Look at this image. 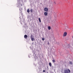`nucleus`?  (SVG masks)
I'll use <instances>...</instances> for the list:
<instances>
[{
	"instance_id": "f257e3e1",
	"label": "nucleus",
	"mask_w": 73,
	"mask_h": 73,
	"mask_svg": "<svg viewBox=\"0 0 73 73\" xmlns=\"http://www.w3.org/2000/svg\"><path fill=\"white\" fill-rule=\"evenodd\" d=\"M70 73V70L69 69H66L64 70L63 73Z\"/></svg>"
},
{
	"instance_id": "f03ea898",
	"label": "nucleus",
	"mask_w": 73,
	"mask_h": 73,
	"mask_svg": "<svg viewBox=\"0 0 73 73\" xmlns=\"http://www.w3.org/2000/svg\"><path fill=\"white\" fill-rule=\"evenodd\" d=\"M66 35H67V33L66 32H65L63 35V37L66 36Z\"/></svg>"
},
{
	"instance_id": "7ed1b4c3",
	"label": "nucleus",
	"mask_w": 73,
	"mask_h": 73,
	"mask_svg": "<svg viewBox=\"0 0 73 73\" xmlns=\"http://www.w3.org/2000/svg\"><path fill=\"white\" fill-rule=\"evenodd\" d=\"M44 10L46 12H48V9L47 8H45L44 9Z\"/></svg>"
},
{
	"instance_id": "20e7f679",
	"label": "nucleus",
	"mask_w": 73,
	"mask_h": 73,
	"mask_svg": "<svg viewBox=\"0 0 73 73\" xmlns=\"http://www.w3.org/2000/svg\"><path fill=\"white\" fill-rule=\"evenodd\" d=\"M44 14L45 15V16H47L48 15V13L46 12H45L44 13Z\"/></svg>"
},
{
	"instance_id": "39448f33",
	"label": "nucleus",
	"mask_w": 73,
	"mask_h": 73,
	"mask_svg": "<svg viewBox=\"0 0 73 73\" xmlns=\"http://www.w3.org/2000/svg\"><path fill=\"white\" fill-rule=\"evenodd\" d=\"M24 37L25 38H27L28 37V36H27V35H25L24 36Z\"/></svg>"
},
{
	"instance_id": "423d86ee",
	"label": "nucleus",
	"mask_w": 73,
	"mask_h": 73,
	"mask_svg": "<svg viewBox=\"0 0 73 73\" xmlns=\"http://www.w3.org/2000/svg\"><path fill=\"white\" fill-rule=\"evenodd\" d=\"M69 63L70 65H72L73 64V62L71 61H70L69 62Z\"/></svg>"
},
{
	"instance_id": "0eeeda50",
	"label": "nucleus",
	"mask_w": 73,
	"mask_h": 73,
	"mask_svg": "<svg viewBox=\"0 0 73 73\" xmlns=\"http://www.w3.org/2000/svg\"><path fill=\"white\" fill-rule=\"evenodd\" d=\"M31 41H35V38H31Z\"/></svg>"
},
{
	"instance_id": "6e6552de",
	"label": "nucleus",
	"mask_w": 73,
	"mask_h": 73,
	"mask_svg": "<svg viewBox=\"0 0 73 73\" xmlns=\"http://www.w3.org/2000/svg\"><path fill=\"white\" fill-rule=\"evenodd\" d=\"M49 64L50 67H52V63H51L50 62Z\"/></svg>"
},
{
	"instance_id": "1a4fd4ad",
	"label": "nucleus",
	"mask_w": 73,
	"mask_h": 73,
	"mask_svg": "<svg viewBox=\"0 0 73 73\" xmlns=\"http://www.w3.org/2000/svg\"><path fill=\"white\" fill-rule=\"evenodd\" d=\"M48 30H50V29H51V28H50V26H48Z\"/></svg>"
},
{
	"instance_id": "9d476101",
	"label": "nucleus",
	"mask_w": 73,
	"mask_h": 73,
	"mask_svg": "<svg viewBox=\"0 0 73 73\" xmlns=\"http://www.w3.org/2000/svg\"><path fill=\"white\" fill-rule=\"evenodd\" d=\"M38 20L40 23H41V19H40V18H38Z\"/></svg>"
},
{
	"instance_id": "9b49d317",
	"label": "nucleus",
	"mask_w": 73,
	"mask_h": 73,
	"mask_svg": "<svg viewBox=\"0 0 73 73\" xmlns=\"http://www.w3.org/2000/svg\"><path fill=\"white\" fill-rule=\"evenodd\" d=\"M27 12L28 13H29V12H30V11L29 10V9H27Z\"/></svg>"
},
{
	"instance_id": "f8f14e48",
	"label": "nucleus",
	"mask_w": 73,
	"mask_h": 73,
	"mask_svg": "<svg viewBox=\"0 0 73 73\" xmlns=\"http://www.w3.org/2000/svg\"><path fill=\"white\" fill-rule=\"evenodd\" d=\"M31 38H33V35H31Z\"/></svg>"
},
{
	"instance_id": "ddd939ff",
	"label": "nucleus",
	"mask_w": 73,
	"mask_h": 73,
	"mask_svg": "<svg viewBox=\"0 0 73 73\" xmlns=\"http://www.w3.org/2000/svg\"><path fill=\"white\" fill-rule=\"evenodd\" d=\"M33 11V10H32V9H31L30 10V11L31 12H32Z\"/></svg>"
},
{
	"instance_id": "4468645a",
	"label": "nucleus",
	"mask_w": 73,
	"mask_h": 73,
	"mask_svg": "<svg viewBox=\"0 0 73 73\" xmlns=\"http://www.w3.org/2000/svg\"><path fill=\"white\" fill-rule=\"evenodd\" d=\"M42 41H44V40H45V39H44V38H42Z\"/></svg>"
},
{
	"instance_id": "2eb2a0df",
	"label": "nucleus",
	"mask_w": 73,
	"mask_h": 73,
	"mask_svg": "<svg viewBox=\"0 0 73 73\" xmlns=\"http://www.w3.org/2000/svg\"><path fill=\"white\" fill-rule=\"evenodd\" d=\"M52 62H55V60H52Z\"/></svg>"
},
{
	"instance_id": "dca6fc26",
	"label": "nucleus",
	"mask_w": 73,
	"mask_h": 73,
	"mask_svg": "<svg viewBox=\"0 0 73 73\" xmlns=\"http://www.w3.org/2000/svg\"><path fill=\"white\" fill-rule=\"evenodd\" d=\"M48 45H49V41L48 42Z\"/></svg>"
},
{
	"instance_id": "f3484780",
	"label": "nucleus",
	"mask_w": 73,
	"mask_h": 73,
	"mask_svg": "<svg viewBox=\"0 0 73 73\" xmlns=\"http://www.w3.org/2000/svg\"><path fill=\"white\" fill-rule=\"evenodd\" d=\"M66 29H68V27H66Z\"/></svg>"
},
{
	"instance_id": "a211bd4d",
	"label": "nucleus",
	"mask_w": 73,
	"mask_h": 73,
	"mask_svg": "<svg viewBox=\"0 0 73 73\" xmlns=\"http://www.w3.org/2000/svg\"><path fill=\"white\" fill-rule=\"evenodd\" d=\"M52 33V34H53V32L52 31V32H51V34Z\"/></svg>"
},
{
	"instance_id": "6ab92c4d",
	"label": "nucleus",
	"mask_w": 73,
	"mask_h": 73,
	"mask_svg": "<svg viewBox=\"0 0 73 73\" xmlns=\"http://www.w3.org/2000/svg\"><path fill=\"white\" fill-rule=\"evenodd\" d=\"M43 72H45V70H43Z\"/></svg>"
},
{
	"instance_id": "aec40b11",
	"label": "nucleus",
	"mask_w": 73,
	"mask_h": 73,
	"mask_svg": "<svg viewBox=\"0 0 73 73\" xmlns=\"http://www.w3.org/2000/svg\"><path fill=\"white\" fill-rule=\"evenodd\" d=\"M55 4H56V3H55Z\"/></svg>"
},
{
	"instance_id": "412c9836",
	"label": "nucleus",
	"mask_w": 73,
	"mask_h": 73,
	"mask_svg": "<svg viewBox=\"0 0 73 73\" xmlns=\"http://www.w3.org/2000/svg\"><path fill=\"white\" fill-rule=\"evenodd\" d=\"M55 4H56V3H55Z\"/></svg>"
},
{
	"instance_id": "4be33fe9",
	"label": "nucleus",
	"mask_w": 73,
	"mask_h": 73,
	"mask_svg": "<svg viewBox=\"0 0 73 73\" xmlns=\"http://www.w3.org/2000/svg\"><path fill=\"white\" fill-rule=\"evenodd\" d=\"M47 73H48V72H47Z\"/></svg>"
}]
</instances>
